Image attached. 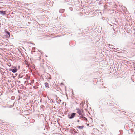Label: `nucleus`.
Returning <instances> with one entry per match:
<instances>
[{"label":"nucleus","mask_w":135,"mask_h":135,"mask_svg":"<svg viewBox=\"0 0 135 135\" xmlns=\"http://www.w3.org/2000/svg\"><path fill=\"white\" fill-rule=\"evenodd\" d=\"M76 115L75 113H72L71 114H69L68 115V118L70 119H71L73 118Z\"/></svg>","instance_id":"f257e3e1"},{"label":"nucleus","mask_w":135,"mask_h":135,"mask_svg":"<svg viewBox=\"0 0 135 135\" xmlns=\"http://www.w3.org/2000/svg\"><path fill=\"white\" fill-rule=\"evenodd\" d=\"M17 69L16 67H15L14 68V69L10 68L9 69V70L10 71H11L13 73L16 72L17 71Z\"/></svg>","instance_id":"f03ea898"},{"label":"nucleus","mask_w":135,"mask_h":135,"mask_svg":"<svg viewBox=\"0 0 135 135\" xmlns=\"http://www.w3.org/2000/svg\"><path fill=\"white\" fill-rule=\"evenodd\" d=\"M79 117L80 119H81L82 120L84 121H87V119L85 117L83 116V115L80 116Z\"/></svg>","instance_id":"7ed1b4c3"},{"label":"nucleus","mask_w":135,"mask_h":135,"mask_svg":"<svg viewBox=\"0 0 135 135\" xmlns=\"http://www.w3.org/2000/svg\"><path fill=\"white\" fill-rule=\"evenodd\" d=\"M83 111L81 109L77 111V113L79 114V115H82V113L83 112Z\"/></svg>","instance_id":"20e7f679"},{"label":"nucleus","mask_w":135,"mask_h":135,"mask_svg":"<svg viewBox=\"0 0 135 135\" xmlns=\"http://www.w3.org/2000/svg\"><path fill=\"white\" fill-rule=\"evenodd\" d=\"M132 42H128L126 43V46L127 47H129L132 45Z\"/></svg>","instance_id":"39448f33"},{"label":"nucleus","mask_w":135,"mask_h":135,"mask_svg":"<svg viewBox=\"0 0 135 135\" xmlns=\"http://www.w3.org/2000/svg\"><path fill=\"white\" fill-rule=\"evenodd\" d=\"M0 14L4 15L6 14V12L2 10L0 11Z\"/></svg>","instance_id":"423d86ee"},{"label":"nucleus","mask_w":135,"mask_h":135,"mask_svg":"<svg viewBox=\"0 0 135 135\" xmlns=\"http://www.w3.org/2000/svg\"><path fill=\"white\" fill-rule=\"evenodd\" d=\"M84 127V126H77L76 127L77 128H78L79 129H81Z\"/></svg>","instance_id":"0eeeda50"},{"label":"nucleus","mask_w":135,"mask_h":135,"mask_svg":"<svg viewBox=\"0 0 135 135\" xmlns=\"http://www.w3.org/2000/svg\"><path fill=\"white\" fill-rule=\"evenodd\" d=\"M108 46L110 49H114V46L113 45H111L110 44L108 45Z\"/></svg>","instance_id":"6e6552de"},{"label":"nucleus","mask_w":135,"mask_h":135,"mask_svg":"<svg viewBox=\"0 0 135 135\" xmlns=\"http://www.w3.org/2000/svg\"><path fill=\"white\" fill-rule=\"evenodd\" d=\"M45 87L46 88H49V84L48 83L46 82L45 83Z\"/></svg>","instance_id":"1a4fd4ad"},{"label":"nucleus","mask_w":135,"mask_h":135,"mask_svg":"<svg viewBox=\"0 0 135 135\" xmlns=\"http://www.w3.org/2000/svg\"><path fill=\"white\" fill-rule=\"evenodd\" d=\"M65 10L63 9H61L59 10V12L60 13H63L64 11Z\"/></svg>","instance_id":"9d476101"},{"label":"nucleus","mask_w":135,"mask_h":135,"mask_svg":"<svg viewBox=\"0 0 135 135\" xmlns=\"http://www.w3.org/2000/svg\"><path fill=\"white\" fill-rule=\"evenodd\" d=\"M6 33L10 37V33L9 32H8V31H6Z\"/></svg>","instance_id":"9b49d317"},{"label":"nucleus","mask_w":135,"mask_h":135,"mask_svg":"<svg viewBox=\"0 0 135 135\" xmlns=\"http://www.w3.org/2000/svg\"><path fill=\"white\" fill-rule=\"evenodd\" d=\"M113 30L114 31L113 33V35H114L116 32V31L115 30V29H113Z\"/></svg>","instance_id":"f8f14e48"},{"label":"nucleus","mask_w":135,"mask_h":135,"mask_svg":"<svg viewBox=\"0 0 135 135\" xmlns=\"http://www.w3.org/2000/svg\"><path fill=\"white\" fill-rule=\"evenodd\" d=\"M34 120L33 119H30V122H34Z\"/></svg>","instance_id":"ddd939ff"},{"label":"nucleus","mask_w":135,"mask_h":135,"mask_svg":"<svg viewBox=\"0 0 135 135\" xmlns=\"http://www.w3.org/2000/svg\"><path fill=\"white\" fill-rule=\"evenodd\" d=\"M80 109L79 108H76V110H77V111L79 110H80Z\"/></svg>","instance_id":"4468645a"},{"label":"nucleus","mask_w":135,"mask_h":135,"mask_svg":"<svg viewBox=\"0 0 135 135\" xmlns=\"http://www.w3.org/2000/svg\"><path fill=\"white\" fill-rule=\"evenodd\" d=\"M58 101H61V100L60 99H59L58 100Z\"/></svg>","instance_id":"2eb2a0df"},{"label":"nucleus","mask_w":135,"mask_h":135,"mask_svg":"<svg viewBox=\"0 0 135 135\" xmlns=\"http://www.w3.org/2000/svg\"><path fill=\"white\" fill-rule=\"evenodd\" d=\"M77 121L78 122H79V120H77Z\"/></svg>","instance_id":"dca6fc26"}]
</instances>
